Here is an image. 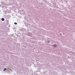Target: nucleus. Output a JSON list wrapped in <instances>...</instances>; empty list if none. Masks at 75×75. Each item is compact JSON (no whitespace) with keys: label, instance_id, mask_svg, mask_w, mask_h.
<instances>
[{"label":"nucleus","instance_id":"5","mask_svg":"<svg viewBox=\"0 0 75 75\" xmlns=\"http://www.w3.org/2000/svg\"><path fill=\"white\" fill-rule=\"evenodd\" d=\"M60 34V35H61V34Z\"/></svg>","mask_w":75,"mask_h":75},{"label":"nucleus","instance_id":"1","mask_svg":"<svg viewBox=\"0 0 75 75\" xmlns=\"http://www.w3.org/2000/svg\"><path fill=\"white\" fill-rule=\"evenodd\" d=\"M54 47H57V45H53Z\"/></svg>","mask_w":75,"mask_h":75},{"label":"nucleus","instance_id":"4","mask_svg":"<svg viewBox=\"0 0 75 75\" xmlns=\"http://www.w3.org/2000/svg\"><path fill=\"white\" fill-rule=\"evenodd\" d=\"M14 24H17V23H14Z\"/></svg>","mask_w":75,"mask_h":75},{"label":"nucleus","instance_id":"3","mask_svg":"<svg viewBox=\"0 0 75 75\" xmlns=\"http://www.w3.org/2000/svg\"><path fill=\"white\" fill-rule=\"evenodd\" d=\"M2 21H4V18H2L1 19Z\"/></svg>","mask_w":75,"mask_h":75},{"label":"nucleus","instance_id":"2","mask_svg":"<svg viewBox=\"0 0 75 75\" xmlns=\"http://www.w3.org/2000/svg\"><path fill=\"white\" fill-rule=\"evenodd\" d=\"M7 70V69L6 68H5L4 69V71H6Z\"/></svg>","mask_w":75,"mask_h":75}]
</instances>
